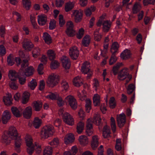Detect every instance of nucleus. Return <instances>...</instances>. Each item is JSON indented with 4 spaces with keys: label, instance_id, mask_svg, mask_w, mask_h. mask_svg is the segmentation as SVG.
I'll use <instances>...</instances> for the list:
<instances>
[{
    "label": "nucleus",
    "instance_id": "f257e3e1",
    "mask_svg": "<svg viewBox=\"0 0 155 155\" xmlns=\"http://www.w3.org/2000/svg\"><path fill=\"white\" fill-rule=\"evenodd\" d=\"M18 135L16 128L14 126H11L9 128L8 131L4 132L2 136V142L6 144H8L10 143L11 139L15 138Z\"/></svg>",
    "mask_w": 155,
    "mask_h": 155
},
{
    "label": "nucleus",
    "instance_id": "f03ea898",
    "mask_svg": "<svg viewBox=\"0 0 155 155\" xmlns=\"http://www.w3.org/2000/svg\"><path fill=\"white\" fill-rule=\"evenodd\" d=\"M25 140L27 146V152L28 154L31 155L34 152L35 145H36V143H33L31 136L28 135L25 136Z\"/></svg>",
    "mask_w": 155,
    "mask_h": 155
},
{
    "label": "nucleus",
    "instance_id": "7ed1b4c3",
    "mask_svg": "<svg viewBox=\"0 0 155 155\" xmlns=\"http://www.w3.org/2000/svg\"><path fill=\"white\" fill-rule=\"evenodd\" d=\"M53 128V127L51 125L44 126L41 131V138L45 139L51 136L54 132Z\"/></svg>",
    "mask_w": 155,
    "mask_h": 155
},
{
    "label": "nucleus",
    "instance_id": "20e7f679",
    "mask_svg": "<svg viewBox=\"0 0 155 155\" xmlns=\"http://www.w3.org/2000/svg\"><path fill=\"white\" fill-rule=\"evenodd\" d=\"M59 80V77L57 74H52L48 76L46 84L48 86L53 87L58 84Z\"/></svg>",
    "mask_w": 155,
    "mask_h": 155
},
{
    "label": "nucleus",
    "instance_id": "39448f33",
    "mask_svg": "<svg viewBox=\"0 0 155 155\" xmlns=\"http://www.w3.org/2000/svg\"><path fill=\"white\" fill-rule=\"evenodd\" d=\"M64 101L68 104L70 107L74 110L76 109L78 106V103L76 100L72 95H68L64 98Z\"/></svg>",
    "mask_w": 155,
    "mask_h": 155
},
{
    "label": "nucleus",
    "instance_id": "423d86ee",
    "mask_svg": "<svg viewBox=\"0 0 155 155\" xmlns=\"http://www.w3.org/2000/svg\"><path fill=\"white\" fill-rule=\"evenodd\" d=\"M83 12V11L81 9L73 10L72 11L71 17L74 19L75 22H80L82 19Z\"/></svg>",
    "mask_w": 155,
    "mask_h": 155
},
{
    "label": "nucleus",
    "instance_id": "0eeeda50",
    "mask_svg": "<svg viewBox=\"0 0 155 155\" xmlns=\"http://www.w3.org/2000/svg\"><path fill=\"white\" fill-rule=\"evenodd\" d=\"M90 65L89 62H84L81 68V71L84 74H87V77L90 78L92 74V71L90 68Z\"/></svg>",
    "mask_w": 155,
    "mask_h": 155
},
{
    "label": "nucleus",
    "instance_id": "6e6552de",
    "mask_svg": "<svg viewBox=\"0 0 155 155\" xmlns=\"http://www.w3.org/2000/svg\"><path fill=\"white\" fill-rule=\"evenodd\" d=\"M63 121L66 124L72 126L74 124V120L73 117L68 113H64L63 116Z\"/></svg>",
    "mask_w": 155,
    "mask_h": 155
},
{
    "label": "nucleus",
    "instance_id": "1a4fd4ad",
    "mask_svg": "<svg viewBox=\"0 0 155 155\" xmlns=\"http://www.w3.org/2000/svg\"><path fill=\"white\" fill-rule=\"evenodd\" d=\"M130 75L128 72V69L126 68H124L120 70L118 74L117 78L120 81H123Z\"/></svg>",
    "mask_w": 155,
    "mask_h": 155
},
{
    "label": "nucleus",
    "instance_id": "9d476101",
    "mask_svg": "<svg viewBox=\"0 0 155 155\" xmlns=\"http://www.w3.org/2000/svg\"><path fill=\"white\" fill-rule=\"evenodd\" d=\"M69 54L70 56L73 59H76L78 56L79 50L76 46H74L70 48Z\"/></svg>",
    "mask_w": 155,
    "mask_h": 155
},
{
    "label": "nucleus",
    "instance_id": "9b49d317",
    "mask_svg": "<svg viewBox=\"0 0 155 155\" xmlns=\"http://www.w3.org/2000/svg\"><path fill=\"white\" fill-rule=\"evenodd\" d=\"M11 139L15 140V150L18 153H20L21 151L20 147L22 142L21 139L18 135L15 138Z\"/></svg>",
    "mask_w": 155,
    "mask_h": 155
},
{
    "label": "nucleus",
    "instance_id": "f8f14e48",
    "mask_svg": "<svg viewBox=\"0 0 155 155\" xmlns=\"http://www.w3.org/2000/svg\"><path fill=\"white\" fill-rule=\"evenodd\" d=\"M117 121L119 127L120 128L124 126L126 121V117L124 113H122L117 116Z\"/></svg>",
    "mask_w": 155,
    "mask_h": 155
},
{
    "label": "nucleus",
    "instance_id": "ddd939ff",
    "mask_svg": "<svg viewBox=\"0 0 155 155\" xmlns=\"http://www.w3.org/2000/svg\"><path fill=\"white\" fill-rule=\"evenodd\" d=\"M92 121L91 119H88L87 122L86 133L87 135L90 136L93 134V129L92 124Z\"/></svg>",
    "mask_w": 155,
    "mask_h": 155
},
{
    "label": "nucleus",
    "instance_id": "4468645a",
    "mask_svg": "<svg viewBox=\"0 0 155 155\" xmlns=\"http://www.w3.org/2000/svg\"><path fill=\"white\" fill-rule=\"evenodd\" d=\"M11 117L10 112L8 110H5L3 113L2 117V123L4 124H6L10 119Z\"/></svg>",
    "mask_w": 155,
    "mask_h": 155
},
{
    "label": "nucleus",
    "instance_id": "2eb2a0df",
    "mask_svg": "<svg viewBox=\"0 0 155 155\" xmlns=\"http://www.w3.org/2000/svg\"><path fill=\"white\" fill-rule=\"evenodd\" d=\"M37 21L39 25L43 26L46 24L47 21V17L45 14H41L38 16Z\"/></svg>",
    "mask_w": 155,
    "mask_h": 155
},
{
    "label": "nucleus",
    "instance_id": "dca6fc26",
    "mask_svg": "<svg viewBox=\"0 0 155 155\" xmlns=\"http://www.w3.org/2000/svg\"><path fill=\"white\" fill-rule=\"evenodd\" d=\"M15 61L18 65L21 64V68L23 71L24 68L28 65V60H23L22 61L20 58L19 57L15 58Z\"/></svg>",
    "mask_w": 155,
    "mask_h": 155
},
{
    "label": "nucleus",
    "instance_id": "f3484780",
    "mask_svg": "<svg viewBox=\"0 0 155 155\" xmlns=\"http://www.w3.org/2000/svg\"><path fill=\"white\" fill-rule=\"evenodd\" d=\"M61 61L63 67L66 69H69L71 66L70 61L68 58L65 56H63L61 59Z\"/></svg>",
    "mask_w": 155,
    "mask_h": 155
},
{
    "label": "nucleus",
    "instance_id": "a211bd4d",
    "mask_svg": "<svg viewBox=\"0 0 155 155\" xmlns=\"http://www.w3.org/2000/svg\"><path fill=\"white\" fill-rule=\"evenodd\" d=\"M23 48L26 51H29L31 50V48L33 47L34 45L31 43V41L25 39L24 40L22 43Z\"/></svg>",
    "mask_w": 155,
    "mask_h": 155
},
{
    "label": "nucleus",
    "instance_id": "6ab92c4d",
    "mask_svg": "<svg viewBox=\"0 0 155 155\" xmlns=\"http://www.w3.org/2000/svg\"><path fill=\"white\" fill-rule=\"evenodd\" d=\"M18 73L15 70H9L8 76L11 81H15L18 78Z\"/></svg>",
    "mask_w": 155,
    "mask_h": 155
},
{
    "label": "nucleus",
    "instance_id": "aec40b11",
    "mask_svg": "<svg viewBox=\"0 0 155 155\" xmlns=\"http://www.w3.org/2000/svg\"><path fill=\"white\" fill-rule=\"evenodd\" d=\"M98 138L97 136L94 135L92 138L91 143V146L93 150L96 149L99 144Z\"/></svg>",
    "mask_w": 155,
    "mask_h": 155
},
{
    "label": "nucleus",
    "instance_id": "412c9836",
    "mask_svg": "<svg viewBox=\"0 0 155 155\" xmlns=\"http://www.w3.org/2000/svg\"><path fill=\"white\" fill-rule=\"evenodd\" d=\"M32 114V108L31 107H27L23 112L24 117L26 119H29L31 117Z\"/></svg>",
    "mask_w": 155,
    "mask_h": 155
},
{
    "label": "nucleus",
    "instance_id": "4be33fe9",
    "mask_svg": "<svg viewBox=\"0 0 155 155\" xmlns=\"http://www.w3.org/2000/svg\"><path fill=\"white\" fill-rule=\"evenodd\" d=\"M64 140V143L67 144L73 142L74 140V137L72 134L70 133L65 136Z\"/></svg>",
    "mask_w": 155,
    "mask_h": 155
},
{
    "label": "nucleus",
    "instance_id": "5701e85b",
    "mask_svg": "<svg viewBox=\"0 0 155 155\" xmlns=\"http://www.w3.org/2000/svg\"><path fill=\"white\" fill-rule=\"evenodd\" d=\"M83 79L79 76L75 78L73 80L74 85L77 87H79L83 84Z\"/></svg>",
    "mask_w": 155,
    "mask_h": 155
},
{
    "label": "nucleus",
    "instance_id": "b1692460",
    "mask_svg": "<svg viewBox=\"0 0 155 155\" xmlns=\"http://www.w3.org/2000/svg\"><path fill=\"white\" fill-rule=\"evenodd\" d=\"M96 10V7L94 5H91L87 8L84 10V12L87 16H90L92 12H94Z\"/></svg>",
    "mask_w": 155,
    "mask_h": 155
},
{
    "label": "nucleus",
    "instance_id": "393cba45",
    "mask_svg": "<svg viewBox=\"0 0 155 155\" xmlns=\"http://www.w3.org/2000/svg\"><path fill=\"white\" fill-rule=\"evenodd\" d=\"M11 110L14 115L16 117H19L21 116L22 111L21 109H18L15 107H12Z\"/></svg>",
    "mask_w": 155,
    "mask_h": 155
},
{
    "label": "nucleus",
    "instance_id": "a878e982",
    "mask_svg": "<svg viewBox=\"0 0 155 155\" xmlns=\"http://www.w3.org/2000/svg\"><path fill=\"white\" fill-rule=\"evenodd\" d=\"M79 141L80 143L83 146H85L88 144L89 142L88 138L85 135H81L79 137Z\"/></svg>",
    "mask_w": 155,
    "mask_h": 155
},
{
    "label": "nucleus",
    "instance_id": "bb28decb",
    "mask_svg": "<svg viewBox=\"0 0 155 155\" xmlns=\"http://www.w3.org/2000/svg\"><path fill=\"white\" fill-rule=\"evenodd\" d=\"M110 130L107 125L105 126L103 129V136L104 138H108L110 137Z\"/></svg>",
    "mask_w": 155,
    "mask_h": 155
},
{
    "label": "nucleus",
    "instance_id": "cd10ccee",
    "mask_svg": "<svg viewBox=\"0 0 155 155\" xmlns=\"http://www.w3.org/2000/svg\"><path fill=\"white\" fill-rule=\"evenodd\" d=\"M91 37L89 35H86L84 36L82 39V43L83 45L85 47L88 46L90 43Z\"/></svg>",
    "mask_w": 155,
    "mask_h": 155
},
{
    "label": "nucleus",
    "instance_id": "c85d7f7f",
    "mask_svg": "<svg viewBox=\"0 0 155 155\" xmlns=\"http://www.w3.org/2000/svg\"><path fill=\"white\" fill-rule=\"evenodd\" d=\"M120 56L121 58L124 60H126L130 57V52L128 49L124 50L121 53Z\"/></svg>",
    "mask_w": 155,
    "mask_h": 155
},
{
    "label": "nucleus",
    "instance_id": "c756f323",
    "mask_svg": "<svg viewBox=\"0 0 155 155\" xmlns=\"http://www.w3.org/2000/svg\"><path fill=\"white\" fill-rule=\"evenodd\" d=\"M11 98L12 96L10 94H8L3 97V101L5 105H9L12 104Z\"/></svg>",
    "mask_w": 155,
    "mask_h": 155
},
{
    "label": "nucleus",
    "instance_id": "7c9ffc66",
    "mask_svg": "<svg viewBox=\"0 0 155 155\" xmlns=\"http://www.w3.org/2000/svg\"><path fill=\"white\" fill-rule=\"evenodd\" d=\"M74 2H69L67 3L65 6V10L66 12H68L71 10L74 7Z\"/></svg>",
    "mask_w": 155,
    "mask_h": 155
},
{
    "label": "nucleus",
    "instance_id": "2f4dec72",
    "mask_svg": "<svg viewBox=\"0 0 155 155\" xmlns=\"http://www.w3.org/2000/svg\"><path fill=\"white\" fill-rule=\"evenodd\" d=\"M42 120L38 117L34 118L32 124L35 128H39L42 124Z\"/></svg>",
    "mask_w": 155,
    "mask_h": 155
},
{
    "label": "nucleus",
    "instance_id": "473e14b6",
    "mask_svg": "<svg viewBox=\"0 0 155 155\" xmlns=\"http://www.w3.org/2000/svg\"><path fill=\"white\" fill-rule=\"evenodd\" d=\"M43 38L45 42L48 44H51L52 42V39L50 35L46 32L43 33Z\"/></svg>",
    "mask_w": 155,
    "mask_h": 155
},
{
    "label": "nucleus",
    "instance_id": "72a5a7b5",
    "mask_svg": "<svg viewBox=\"0 0 155 155\" xmlns=\"http://www.w3.org/2000/svg\"><path fill=\"white\" fill-rule=\"evenodd\" d=\"M84 126V124L82 122H79L77 125V131L78 134H81L83 132Z\"/></svg>",
    "mask_w": 155,
    "mask_h": 155
},
{
    "label": "nucleus",
    "instance_id": "f704fd0d",
    "mask_svg": "<svg viewBox=\"0 0 155 155\" xmlns=\"http://www.w3.org/2000/svg\"><path fill=\"white\" fill-rule=\"evenodd\" d=\"M93 103L95 106H97L99 105L101 102L100 96L97 94H94L93 97Z\"/></svg>",
    "mask_w": 155,
    "mask_h": 155
},
{
    "label": "nucleus",
    "instance_id": "c9c22d12",
    "mask_svg": "<svg viewBox=\"0 0 155 155\" xmlns=\"http://www.w3.org/2000/svg\"><path fill=\"white\" fill-rule=\"evenodd\" d=\"M78 96L80 100L81 101H84L87 99L86 92L84 90L82 91L81 92H78Z\"/></svg>",
    "mask_w": 155,
    "mask_h": 155
},
{
    "label": "nucleus",
    "instance_id": "e433bc0d",
    "mask_svg": "<svg viewBox=\"0 0 155 155\" xmlns=\"http://www.w3.org/2000/svg\"><path fill=\"white\" fill-rule=\"evenodd\" d=\"M101 121L100 115L98 113L94 114L93 120V122L97 125H99Z\"/></svg>",
    "mask_w": 155,
    "mask_h": 155
},
{
    "label": "nucleus",
    "instance_id": "4c0bfd02",
    "mask_svg": "<svg viewBox=\"0 0 155 155\" xmlns=\"http://www.w3.org/2000/svg\"><path fill=\"white\" fill-rule=\"evenodd\" d=\"M33 107L36 111H39L42 107V103L40 101H35L33 103Z\"/></svg>",
    "mask_w": 155,
    "mask_h": 155
},
{
    "label": "nucleus",
    "instance_id": "58836bf2",
    "mask_svg": "<svg viewBox=\"0 0 155 155\" xmlns=\"http://www.w3.org/2000/svg\"><path fill=\"white\" fill-rule=\"evenodd\" d=\"M29 96L30 94L27 92H25L23 93L22 101V104H26L28 102Z\"/></svg>",
    "mask_w": 155,
    "mask_h": 155
},
{
    "label": "nucleus",
    "instance_id": "ea45409f",
    "mask_svg": "<svg viewBox=\"0 0 155 155\" xmlns=\"http://www.w3.org/2000/svg\"><path fill=\"white\" fill-rule=\"evenodd\" d=\"M47 54L49 59L51 61L54 60L55 58L56 54L53 50H49L47 52Z\"/></svg>",
    "mask_w": 155,
    "mask_h": 155
},
{
    "label": "nucleus",
    "instance_id": "a19ab883",
    "mask_svg": "<svg viewBox=\"0 0 155 155\" xmlns=\"http://www.w3.org/2000/svg\"><path fill=\"white\" fill-rule=\"evenodd\" d=\"M61 87L63 91H67L69 87V86L68 83L65 80H63L61 83Z\"/></svg>",
    "mask_w": 155,
    "mask_h": 155
},
{
    "label": "nucleus",
    "instance_id": "79ce46f5",
    "mask_svg": "<svg viewBox=\"0 0 155 155\" xmlns=\"http://www.w3.org/2000/svg\"><path fill=\"white\" fill-rule=\"evenodd\" d=\"M119 46L118 44L116 42H114L111 46V51L114 54L118 51Z\"/></svg>",
    "mask_w": 155,
    "mask_h": 155
},
{
    "label": "nucleus",
    "instance_id": "37998d69",
    "mask_svg": "<svg viewBox=\"0 0 155 155\" xmlns=\"http://www.w3.org/2000/svg\"><path fill=\"white\" fill-rule=\"evenodd\" d=\"M23 6L26 10L29 9L31 6V2L30 0H22Z\"/></svg>",
    "mask_w": 155,
    "mask_h": 155
},
{
    "label": "nucleus",
    "instance_id": "c03bdc74",
    "mask_svg": "<svg viewBox=\"0 0 155 155\" xmlns=\"http://www.w3.org/2000/svg\"><path fill=\"white\" fill-rule=\"evenodd\" d=\"M34 71V68L31 66H30L27 68L24 74L25 76H28L32 75Z\"/></svg>",
    "mask_w": 155,
    "mask_h": 155
},
{
    "label": "nucleus",
    "instance_id": "a18cd8bd",
    "mask_svg": "<svg viewBox=\"0 0 155 155\" xmlns=\"http://www.w3.org/2000/svg\"><path fill=\"white\" fill-rule=\"evenodd\" d=\"M85 110L87 113H89L91 109V101L89 99L85 100Z\"/></svg>",
    "mask_w": 155,
    "mask_h": 155
},
{
    "label": "nucleus",
    "instance_id": "49530a36",
    "mask_svg": "<svg viewBox=\"0 0 155 155\" xmlns=\"http://www.w3.org/2000/svg\"><path fill=\"white\" fill-rule=\"evenodd\" d=\"M19 74L21 75V76H20L18 77L19 82L22 85L25 82L26 77L23 72H20Z\"/></svg>",
    "mask_w": 155,
    "mask_h": 155
},
{
    "label": "nucleus",
    "instance_id": "de8ad7c7",
    "mask_svg": "<svg viewBox=\"0 0 155 155\" xmlns=\"http://www.w3.org/2000/svg\"><path fill=\"white\" fill-rule=\"evenodd\" d=\"M52 149L51 147H47L43 151L44 155H52Z\"/></svg>",
    "mask_w": 155,
    "mask_h": 155
},
{
    "label": "nucleus",
    "instance_id": "09e8293b",
    "mask_svg": "<svg viewBox=\"0 0 155 155\" xmlns=\"http://www.w3.org/2000/svg\"><path fill=\"white\" fill-rule=\"evenodd\" d=\"M122 65V63H118L113 67L112 71L115 75L117 74L119 69Z\"/></svg>",
    "mask_w": 155,
    "mask_h": 155
},
{
    "label": "nucleus",
    "instance_id": "8fccbe9b",
    "mask_svg": "<svg viewBox=\"0 0 155 155\" xmlns=\"http://www.w3.org/2000/svg\"><path fill=\"white\" fill-rule=\"evenodd\" d=\"M37 85V83L35 79H33L28 84V86L31 89L34 90Z\"/></svg>",
    "mask_w": 155,
    "mask_h": 155
},
{
    "label": "nucleus",
    "instance_id": "3c124183",
    "mask_svg": "<svg viewBox=\"0 0 155 155\" xmlns=\"http://www.w3.org/2000/svg\"><path fill=\"white\" fill-rule=\"evenodd\" d=\"M40 50L39 48H34L32 51V54L33 57L36 58L39 55Z\"/></svg>",
    "mask_w": 155,
    "mask_h": 155
},
{
    "label": "nucleus",
    "instance_id": "603ef678",
    "mask_svg": "<svg viewBox=\"0 0 155 155\" xmlns=\"http://www.w3.org/2000/svg\"><path fill=\"white\" fill-rule=\"evenodd\" d=\"M106 16V14L104 13L100 17L99 20L97 23V26L100 27L102 25V23L104 21L103 20L105 18Z\"/></svg>",
    "mask_w": 155,
    "mask_h": 155
},
{
    "label": "nucleus",
    "instance_id": "864d4df0",
    "mask_svg": "<svg viewBox=\"0 0 155 155\" xmlns=\"http://www.w3.org/2000/svg\"><path fill=\"white\" fill-rule=\"evenodd\" d=\"M77 31H76V35L77 38L78 39H81L83 36L84 33V30H77Z\"/></svg>",
    "mask_w": 155,
    "mask_h": 155
},
{
    "label": "nucleus",
    "instance_id": "5fc2aeb1",
    "mask_svg": "<svg viewBox=\"0 0 155 155\" xmlns=\"http://www.w3.org/2000/svg\"><path fill=\"white\" fill-rule=\"evenodd\" d=\"M111 22L109 21H104L103 22L102 25L103 28L105 29H109L111 26Z\"/></svg>",
    "mask_w": 155,
    "mask_h": 155
},
{
    "label": "nucleus",
    "instance_id": "6e6d98bb",
    "mask_svg": "<svg viewBox=\"0 0 155 155\" xmlns=\"http://www.w3.org/2000/svg\"><path fill=\"white\" fill-rule=\"evenodd\" d=\"M109 105L110 107L111 108H114L116 106V102L115 98L113 97H111L109 100Z\"/></svg>",
    "mask_w": 155,
    "mask_h": 155
},
{
    "label": "nucleus",
    "instance_id": "4d7b16f0",
    "mask_svg": "<svg viewBox=\"0 0 155 155\" xmlns=\"http://www.w3.org/2000/svg\"><path fill=\"white\" fill-rule=\"evenodd\" d=\"M117 59V58L114 54L113 53L109 60V64L110 65L113 64L116 62Z\"/></svg>",
    "mask_w": 155,
    "mask_h": 155
},
{
    "label": "nucleus",
    "instance_id": "13d9d810",
    "mask_svg": "<svg viewBox=\"0 0 155 155\" xmlns=\"http://www.w3.org/2000/svg\"><path fill=\"white\" fill-rule=\"evenodd\" d=\"M110 124L111 128L113 132H115L116 130V125L114 118L111 117L110 118Z\"/></svg>",
    "mask_w": 155,
    "mask_h": 155
},
{
    "label": "nucleus",
    "instance_id": "bf43d9fd",
    "mask_svg": "<svg viewBox=\"0 0 155 155\" xmlns=\"http://www.w3.org/2000/svg\"><path fill=\"white\" fill-rule=\"evenodd\" d=\"M141 8L140 3L137 2L134 5L133 10L134 13H136Z\"/></svg>",
    "mask_w": 155,
    "mask_h": 155
},
{
    "label": "nucleus",
    "instance_id": "052dcab7",
    "mask_svg": "<svg viewBox=\"0 0 155 155\" xmlns=\"http://www.w3.org/2000/svg\"><path fill=\"white\" fill-rule=\"evenodd\" d=\"M10 87L12 89L16 90L18 88V84H17L15 81H11L9 83Z\"/></svg>",
    "mask_w": 155,
    "mask_h": 155
},
{
    "label": "nucleus",
    "instance_id": "680f3d73",
    "mask_svg": "<svg viewBox=\"0 0 155 155\" xmlns=\"http://www.w3.org/2000/svg\"><path fill=\"white\" fill-rule=\"evenodd\" d=\"M59 66V63L56 60L52 61L51 64V69H55Z\"/></svg>",
    "mask_w": 155,
    "mask_h": 155
},
{
    "label": "nucleus",
    "instance_id": "e2e57ef3",
    "mask_svg": "<svg viewBox=\"0 0 155 155\" xmlns=\"http://www.w3.org/2000/svg\"><path fill=\"white\" fill-rule=\"evenodd\" d=\"M101 38V35L99 33L98 31L96 30L94 32V38L95 41H99L100 40Z\"/></svg>",
    "mask_w": 155,
    "mask_h": 155
},
{
    "label": "nucleus",
    "instance_id": "0e129e2a",
    "mask_svg": "<svg viewBox=\"0 0 155 155\" xmlns=\"http://www.w3.org/2000/svg\"><path fill=\"white\" fill-rule=\"evenodd\" d=\"M57 98L56 99L57 101V104L59 106H63L64 104V101L61 97L60 96L59 94L57 95Z\"/></svg>",
    "mask_w": 155,
    "mask_h": 155
},
{
    "label": "nucleus",
    "instance_id": "69168bd1",
    "mask_svg": "<svg viewBox=\"0 0 155 155\" xmlns=\"http://www.w3.org/2000/svg\"><path fill=\"white\" fill-rule=\"evenodd\" d=\"M59 143V140L57 138H54L53 140L50 143V144L53 147H56Z\"/></svg>",
    "mask_w": 155,
    "mask_h": 155
},
{
    "label": "nucleus",
    "instance_id": "338daca9",
    "mask_svg": "<svg viewBox=\"0 0 155 155\" xmlns=\"http://www.w3.org/2000/svg\"><path fill=\"white\" fill-rule=\"evenodd\" d=\"M59 94L57 93L54 94L51 93L46 96V97L52 100H56L57 98V95Z\"/></svg>",
    "mask_w": 155,
    "mask_h": 155
},
{
    "label": "nucleus",
    "instance_id": "774afa93",
    "mask_svg": "<svg viewBox=\"0 0 155 155\" xmlns=\"http://www.w3.org/2000/svg\"><path fill=\"white\" fill-rule=\"evenodd\" d=\"M56 21L54 20H51L49 22V29H54L56 28Z\"/></svg>",
    "mask_w": 155,
    "mask_h": 155
}]
</instances>
